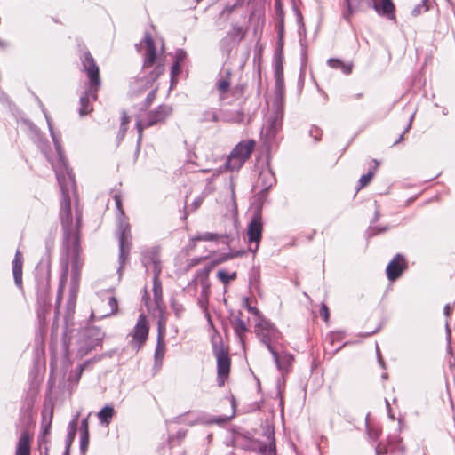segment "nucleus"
I'll return each mask as SVG.
<instances>
[{
	"mask_svg": "<svg viewBox=\"0 0 455 455\" xmlns=\"http://www.w3.org/2000/svg\"><path fill=\"white\" fill-rule=\"evenodd\" d=\"M164 71V68L163 64L158 63L155 68V70L150 74L148 78V82L153 83L156 80Z\"/></svg>",
	"mask_w": 455,
	"mask_h": 455,
	"instance_id": "nucleus-45",
	"label": "nucleus"
},
{
	"mask_svg": "<svg viewBox=\"0 0 455 455\" xmlns=\"http://www.w3.org/2000/svg\"><path fill=\"white\" fill-rule=\"evenodd\" d=\"M89 446V434L80 435V450L84 453Z\"/></svg>",
	"mask_w": 455,
	"mask_h": 455,
	"instance_id": "nucleus-47",
	"label": "nucleus"
},
{
	"mask_svg": "<svg viewBox=\"0 0 455 455\" xmlns=\"http://www.w3.org/2000/svg\"><path fill=\"white\" fill-rule=\"evenodd\" d=\"M81 434H89V425H88V418H85L82 420L80 426Z\"/></svg>",
	"mask_w": 455,
	"mask_h": 455,
	"instance_id": "nucleus-59",
	"label": "nucleus"
},
{
	"mask_svg": "<svg viewBox=\"0 0 455 455\" xmlns=\"http://www.w3.org/2000/svg\"><path fill=\"white\" fill-rule=\"evenodd\" d=\"M75 437H76V434L68 433V432L67 433L66 439H65V448L70 449Z\"/></svg>",
	"mask_w": 455,
	"mask_h": 455,
	"instance_id": "nucleus-57",
	"label": "nucleus"
},
{
	"mask_svg": "<svg viewBox=\"0 0 455 455\" xmlns=\"http://www.w3.org/2000/svg\"><path fill=\"white\" fill-rule=\"evenodd\" d=\"M230 199L227 206L228 212L226 214V218H228L230 220V222L227 224L236 227L238 225L237 205L235 193V184L233 182L230 183Z\"/></svg>",
	"mask_w": 455,
	"mask_h": 455,
	"instance_id": "nucleus-24",
	"label": "nucleus"
},
{
	"mask_svg": "<svg viewBox=\"0 0 455 455\" xmlns=\"http://www.w3.org/2000/svg\"><path fill=\"white\" fill-rule=\"evenodd\" d=\"M186 55H187L186 52L183 51L182 49L177 50L176 54H175V62L181 65V63L184 61V60L186 58Z\"/></svg>",
	"mask_w": 455,
	"mask_h": 455,
	"instance_id": "nucleus-55",
	"label": "nucleus"
},
{
	"mask_svg": "<svg viewBox=\"0 0 455 455\" xmlns=\"http://www.w3.org/2000/svg\"><path fill=\"white\" fill-rule=\"evenodd\" d=\"M218 278L221 281V283L225 285L228 284L232 280L236 278V272H228L224 269H220L217 272Z\"/></svg>",
	"mask_w": 455,
	"mask_h": 455,
	"instance_id": "nucleus-38",
	"label": "nucleus"
},
{
	"mask_svg": "<svg viewBox=\"0 0 455 455\" xmlns=\"http://www.w3.org/2000/svg\"><path fill=\"white\" fill-rule=\"evenodd\" d=\"M115 414L113 406L106 405L98 413L97 417L102 425L108 426Z\"/></svg>",
	"mask_w": 455,
	"mask_h": 455,
	"instance_id": "nucleus-33",
	"label": "nucleus"
},
{
	"mask_svg": "<svg viewBox=\"0 0 455 455\" xmlns=\"http://www.w3.org/2000/svg\"><path fill=\"white\" fill-rule=\"evenodd\" d=\"M380 433H381V430L379 429L378 427H369L368 428L369 437L373 441L377 440L379 437Z\"/></svg>",
	"mask_w": 455,
	"mask_h": 455,
	"instance_id": "nucleus-51",
	"label": "nucleus"
},
{
	"mask_svg": "<svg viewBox=\"0 0 455 455\" xmlns=\"http://www.w3.org/2000/svg\"><path fill=\"white\" fill-rule=\"evenodd\" d=\"M50 274L36 276L37 315L39 318L44 317L50 307Z\"/></svg>",
	"mask_w": 455,
	"mask_h": 455,
	"instance_id": "nucleus-10",
	"label": "nucleus"
},
{
	"mask_svg": "<svg viewBox=\"0 0 455 455\" xmlns=\"http://www.w3.org/2000/svg\"><path fill=\"white\" fill-rule=\"evenodd\" d=\"M454 306L451 304H446L443 308V314L446 317H450L451 313L453 312Z\"/></svg>",
	"mask_w": 455,
	"mask_h": 455,
	"instance_id": "nucleus-62",
	"label": "nucleus"
},
{
	"mask_svg": "<svg viewBox=\"0 0 455 455\" xmlns=\"http://www.w3.org/2000/svg\"><path fill=\"white\" fill-rule=\"evenodd\" d=\"M275 184V177L272 170L269 167L263 168L259 174L258 186L267 192Z\"/></svg>",
	"mask_w": 455,
	"mask_h": 455,
	"instance_id": "nucleus-26",
	"label": "nucleus"
},
{
	"mask_svg": "<svg viewBox=\"0 0 455 455\" xmlns=\"http://www.w3.org/2000/svg\"><path fill=\"white\" fill-rule=\"evenodd\" d=\"M204 196H199L192 202V209L196 210L203 203Z\"/></svg>",
	"mask_w": 455,
	"mask_h": 455,
	"instance_id": "nucleus-61",
	"label": "nucleus"
},
{
	"mask_svg": "<svg viewBox=\"0 0 455 455\" xmlns=\"http://www.w3.org/2000/svg\"><path fill=\"white\" fill-rule=\"evenodd\" d=\"M105 333L98 327L90 326L84 331V345L78 348V355L83 357L90 351L100 345L103 339Z\"/></svg>",
	"mask_w": 455,
	"mask_h": 455,
	"instance_id": "nucleus-13",
	"label": "nucleus"
},
{
	"mask_svg": "<svg viewBox=\"0 0 455 455\" xmlns=\"http://www.w3.org/2000/svg\"><path fill=\"white\" fill-rule=\"evenodd\" d=\"M149 332V323L144 314H140L131 333V347L138 352L145 345Z\"/></svg>",
	"mask_w": 455,
	"mask_h": 455,
	"instance_id": "nucleus-11",
	"label": "nucleus"
},
{
	"mask_svg": "<svg viewBox=\"0 0 455 455\" xmlns=\"http://www.w3.org/2000/svg\"><path fill=\"white\" fill-rule=\"evenodd\" d=\"M255 334L268 351L277 347L282 339V333L268 319L259 316L255 324Z\"/></svg>",
	"mask_w": 455,
	"mask_h": 455,
	"instance_id": "nucleus-7",
	"label": "nucleus"
},
{
	"mask_svg": "<svg viewBox=\"0 0 455 455\" xmlns=\"http://www.w3.org/2000/svg\"><path fill=\"white\" fill-rule=\"evenodd\" d=\"M250 222L247 225V228H262V219H261V207L255 206L252 207L249 212Z\"/></svg>",
	"mask_w": 455,
	"mask_h": 455,
	"instance_id": "nucleus-31",
	"label": "nucleus"
},
{
	"mask_svg": "<svg viewBox=\"0 0 455 455\" xmlns=\"http://www.w3.org/2000/svg\"><path fill=\"white\" fill-rule=\"evenodd\" d=\"M84 70L89 78V88L84 95L80 97V116L89 114L92 110L91 99L96 100L97 91L100 85V72L97 64L94 61L92 54L86 52L81 58Z\"/></svg>",
	"mask_w": 455,
	"mask_h": 455,
	"instance_id": "nucleus-3",
	"label": "nucleus"
},
{
	"mask_svg": "<svg viewBox=\"0 0 455 455\" xmlns=\"http://www.w3.org/2000/svg\"><path fill=\"white\" fill-rule=\"evenodd\" d=\"M234 329L239 337H242L248 330L245 323L240 318L235 319Z\"/></svg>",
	"mask_w": 455,
	"mask_h": 455,
	"instance_id": "nucleus-43",
	"label": "nucleus"
},
{
	"mask_svg": "<svg viewBox=\"0 0 455 455\" xmlns=\"http://www.w3.org/2000/svg\"><path fill=\"white\" fill-rule=\"evenodd\" d=\"M144 44L146 52L144 53V63L143 68H148L153 66L156 61V50L153 41V38L148 33L145 34Z\"/></svg>",
	"mask_w": 455,
	"mask_h": 455,
	"instance_id": "nucleus-23",
	"label": "nucleus"
},
{
	"mask_svg": "<svg viewBox=\"0 0 455 455\" xmlns=\"http://www.w3.org/2000/svg\"><path fill=\"white\" fill-rule=\"evenodd\" d=\"M160 250L155 246L148 249L142 252V264L146 267L147 271H151L154 274L161 273V263L159 257Z\"/></svg>",
	"mask_w": 455,
	"mask_h": 455,
	"instance_id": "nucleus-17",
	"label": "nucleus"
},
{
	"mask_svg": "<svg viewBox=\"0 0 455 455\" xmlns=\"http://www.w3.org/2000/svg\"><path fill=\"white\" fill-rule=\"evenodd\" d=\"M428 9H429L428 0H423L421 2V4L414 6V8L411 11V14H412V16H418V15L421 14L422 12L428 11Z\"/></svg>",
	"mask_w": 455,
	"mask_h": 455,
	"instance_id": "nucleus-42",
	"label": "nucleus"
},
{
	"mask_svg": "<svg viewBox=\"0 0 455 455\" xmlns=\"http://www.w3.org/2000/svg\"><path fill=\"white\" fill-rule=\"evenodd\" d=\"M172 108L167 105H160L156 109L150 111L145 120L137 119L136 128L138 131V147L142 140L143 130L150 126L164 123L172 114Z\"/></svg>",
	"mask_w": 455,
	"mask_h": 455,
	"instance_id": "nucleus-9",
	"label": "nucleus"
},
{
	"mask_svg": "<svg viewBox=\"0 0 455 455\" xmlns=\"http://www.w3.org/2000/svg\"><path fill=\"white\" fill-rule=\"evenodd\" d=\"M198 289L200 290V281L197 279V271L195 274V276L193 280L184 288V291L192 296L195 297L198 291Z\"/></svg>",
	"mask_w": 455,
	"mask_h": 455,
	"instance_id": "nucleus-37",
	"label": "nucleus"
},
{
	"mask_svg": "<svg viewBox=\"0 0 455 455\" xmlns=\"http://www.w3.org/2000/svg\"><path fill=\"white\" fill-rule=\"evenodd\" d=\"M79 231V229H64L63 246L66 251V258L62 262V274L56 299V315L59 314L61 293L67 281L69 262L71 264L72 290L77 288L80 281L81 269L84 265V259L80 254L81 249Z\"/></svg>",
	"mask_w": 455,
	"mask_h": 455,
	"instance_id": "nucleus-2",
	"label": "nucleus"
},
{
	"mask_svg": "<svg viewBox=\"0 0 455 455\" xmlns=\"http://www.w3.org/2000/svg\"><path fill=\"white\" fill-rule=\"evenodd\" d=\"M192 242H206L209 243V249L215 251L220 245H229L230 239L228 235H219L215 233L205 232L192 237Z\"/></svg>",
	"mask_w": 455,
	"mask_h": 455,
	"instance_id": "nucleus-18",
	"label": "nucleus"
},
{
	"mask_svg": "<svg viewBox=\"0 0 455 455\" xmlns=\"http://www.w3.org/2000/svg\"><path fill=\"white\" fill-rule=\"evenodd\" d=\"M165 326L164 324L159 323H158V333H157V342L155 349L154 359L155 364L161 366L163 363V359L165 354Z\"/></svg>",
	"mask_w": 455,
	"mask_h": 455,
	"instance_id": "nucleus-21",
	"label": "nucleus"
},
{
	"mask_svg": "<svg viewBox=\"0 0 455 455\" xmlns=\"http://www.w3.org/2000/svg\"><path fill=\"white\" fill-rule=\"evenodd\" d=\"M322 131L316 127V126H312L310 128V131H309V135L315 140V141H319L321 140V137H322Z\"/></svg>",
	"mask_w": 455,
	"mask_h": 455,
	"instance_id": "nucleus-50",
	"label": "nucleus"
},
{
	"mask_svg": "<svg viewBox=\"0 0 455 455\" xmlns=\"http://www.w3.org/2000/svg\"><path fill=\"white\" fill-rule=\"evenodd\" d=\"M75 307H76V297L72 295L68 303H67V316H66V322L68 323V318L72 316V315L75 312Z\"/></svg>",
	"mask_w": 455,
	"mask_h": 455,
	"instance_id": "nucleus-46",
	"label": "nucleus"
},
{
	"mask_svg": "<svg viewBox=\"0 0 455 455\" xmlns=\"http://www.w3.org/2000/svg\"><path fill=\"white\" fill-rule=\"evenodd\" d=\"M44 116L48 124L51 137L55 146L57 156L54 160L48 158L52 169L55 172V175L61 190V201L60 209V219L62 228H80L82 225V212L77 204L75 209L71 208V196H76V182L74 175L68 169L63 151L61 148V138L60 134H57L52 128V121L44 112Z\"/></svg>",
	"mask_w": 455,
	"mask_h": 455,
	"instance_id": "nucleus-1",
	"label": "nucleus"
},
{
	"mask_svg": "<svg viewBox=\"0 0 455 455\" xmlns=\"http://www.w3.org/2000/svg\"><path fill=\"white\" fill-rule=\"evenodd\" d=\"M129 123V116L126 115L125 112H123L122 118H121V126L122 128L124 126H127V124Z\"/></svg>",
	"mask_w": 455,
	"mask_h": 455,
	"instance_id": "nucleus-64",
	"label": "nucleus"
},
{
	"mask_svg": "<svg viewBox=\"0 0 455 455\" xmlns=\"http://www.w3.org/2000/svg\"><path fill=\"white\" fill-rule=\"evenodd\" d=\"M227 119L234 123H242L243 121V113L235 111V113H231L230 116H228Z\"/></svg>",
	"mask_w": 455,
	"mask_h": 455,
	"instance_id": "nucleus-48",
	"label": "nucleus"
},
{
	"mask_svg": "<svg viewBox=\"0 0 455 455\" xmlns=\"http://www.w3.org/2000/svg\"><path fill=\"white\" fill-rule=\"evenodd\" d=\"M244 254V251H236L235 252H230L224 257V259H233L235 257H239Z\"/></svg>",
	"mask_w": 455,
	"mask_h": 455,
	"instance_id": "nucleus-63",
	"label": "nucleus"
},
{
	"mask_svg": "<svg viewBox=\"0 0 455 455\" xmlns=\"http://www.w3.org/2000/svg\"><path fill=\"white\" fill-rule=\"evenodd\" d=\"M235 412H233V414L228 417V416H219V417H216L214 419H212L211 420L212 423H216V424H224V423H227L233 416H234Z\"/></svg>",
	"mask_w": 455,
	"mask_h": 455,
	"instance_id": "nucleus-54",
	"label": "nucleus"
},
{
	"mask_svg": "<svg viewBox=\"0 0 455 455\" xmlns=\"http://www.w3.org/2000/svg\"><path fill=\"white\" fill-rule=\"evenodd\" d=\"M283 99L275 98L272 108L269 109L266 122L261 130V136L272 140L283 126Z\"/></svg>",
	"mask_w": 455,
	"mask_h": 455,
	"instance_id": "nucleus-6",
	"label": "nucleus"
},
{
	"mask_svg": "<svg viewBox=\"0 0 455 455\" xmlns=\"http://www.w3.org/2000/svg\"><path fill=\"white\" fill-rule=\"evenodd\" d=\"M269 352L271 353L276 368L282 376L288 374L294 361L293 355L286 351H278L277 347Z\"/></svg>",
	"mask_w": 455,
	"mask_h": 455,
	"instance_id": "nucleus-15",
	"label": "nucleus"
},
{
	"mask_svg": "<svg viewBox=\"0 0 455 455\" xmlns=\"http://www.w3.org/2000/svg\"><path fill=\"white\" fill-rule=\"evenodd\" d=\"M79 414H76L75 418L68 423V433H76V427H77V419H78Z\"/></svg>",
	"mask_w": 455,
	"mask_h": 455,
	"instance_id": "nucleus-53",
	"label": "nucleus"
},
{
	"mask_svg": "<svg viewBox=\"0 0 455 455\" xmlns=\"http://www.w3.org/2000/svg\"><path fill=\"white\" fill-rule=\"evenodd\" d=\"M12 274L14 283L18 288L22 289V266H23V256L22 253L18 250L15 252L14 259L12 262Z\"/></svg>",
	"mask_w": 455,
	"mask_h": 455,
	"instance_id": "nucleus-25",
	"label": "nucleus"
},
{
	"mask_svg": "<svg viewBox=\"0 0 455 455\" xmlns=\"http://www.w3.org/2000/svg\"><path fill=\"white\" fill-rule=\"evenodd\" d=\"M32 439L33 434L28 428H23L17 443L15 455H30Z\"/></svg>",
	"mask_w": 455,
	"mask_h": 455,
	"instance_id": "nucleus-22",
	"label": "nucleus"
},
{
	"mask_svg": "<svg viewBox=\"0 0 455 455\" xmlns=\"http://www.w3.org/2000/svg\"><path fill=\"white\" fill-rule=\"evenodd\" d=\"M275 98L283 99V90L284 87L283 68L281 60H277L275 64Z\"/></svg>",
	"mask_w": 455,
	"mask_h": 455,
	"instance_id": "nucleus-28",
	"label": "nucleus"
},
{
	"mask_svg": "<svg viewBox=\"0 0 455 455\" xmlns=\"http://www.w3.org/2000/svg\"><path fill=\"white\" fill-rule=\"evenodd\" d=\"M230 75L231 72L229 70H227L225 76H221L216 83V87L220 92V100H223L225 99V93L228 92V91L229 90Z\"/></svg>",
	"mask_w": 455,
	"mask_h": 455,
	"instance_id": "nucleus-30",
	"label": "nucleus"
},
{
	"mask_svg": "<svg viewBox=\"0 0 455 455\" xmlns=\"http://www.w3.org/2000/svg\"><path fill=\"white\" fill-rule=\"evenodd\" d=\"M320 315L321 316L327 321L329 318V310L326 305L322 304V307L320 308Z\"/></svg>",
	"mask_w": 455,
	"mask_h": 455,
	"instance_id": "nucleus-60",
	"label": "nucleus"
},
{
	"mask_svg": "<svg viewBox=\"0 0 455 455\" xmlns=\"http://www.w3.org/2000/svg\"><path fill=\"white\" fill-rule=\"evenodd\" d=\"M242 4V1L241 0H237L233 5H227L225 6V8L223 9L222 12H221V15H224L225 13H231L237 6L241 5Z\"/></svg>",
	"mask_w": 455,
	"mask_h": 455,
	"instance_id": "nucleus-56",
	"label": "nucleus"
},
{
	"mask_svg": "<svg viewBox=\"0 0 455 455\" xmlns=\"http://www.w3.org/2000/svg\"><path fill=\"white\" fill-rule=\"evenodd\" d=\"M255 146L253 140L239 142L230 152L225 166L230 171H238L251 156Z\"/></svg>",
	"mask_w": 455,
	"mask_h": 455,
	"instance_id": "nucleus-8",
	"label": "nucleus"
},
{
	"mask_svg": "<svg viewBox=\"0 0 455 455\" xmlns=\"http://www.w3.org/2000/svg\"><path fill=\"white\" fill-rule=\"evenodd\" d=\"M180 69H181V65H180L179 63L174 61V63L172 67V71H171L172 84H173L175 76H177L180 74Z\"/></svg>",
	"mask_w": 455,
	"mask_h": 455,
	"instance_id": "nucleus-52",
	"label": "nucleus"
},
{
	"mask_svg": "<svg viewBox=\"0 0 455 455\" xmlns=\"http://www.w3.org/2000/svg\"><path fill=\"white\" fill-rule=\"evenodd\" d=\"M266 435L269 440L268 444H260L259 441L252 438L248 433L236 432L233 436V444L235 447L246 451H257L263 455H276L275 442L274 431L267 429Z\"/></svg>",
	"mask_w": 455,
	"mask_h": 455,
	"instance_id": "nucleus-4",
	"label": "nucleus"
},
{
	"mask_svg": "<svg viewBox=\"0 0 455 455\" xmlns=\"http://www.w3.org/2000/svg\"><path fill=\"white\" fill-rule=\"evenodd\" d=\"M261 230L262 229H247L244 240L248 244V251L252 253H255L259 249L262 236Z\"/></svg>",
	"mask_w": 455,
	"mask_h": 455,
	"instance_id": "nucleus-27",
	"label": "nucleus"
},
{
	"mask_svg": "<svg viewBox=\"0 0 455 455\" xmlns=\"http://www.w3.org/2000/svg\"><path fill=\"white\" fill-rule=\"evenodd\" d=\"M170 306L176 317L180 318L183 315L185 312V307L183 304L180 303L176 299H172Z\"/></svg>",
	"mask_w": 455,
	"mask_h": 455,
	"instance_id": "nucleus-40",
	"label": "nucleus"
},
{
	"mask_svg": "<svg viewBox=\"0 0 455 455\" xmlns=\"http://www.w3.org/2000/svg\"><path fill=\"white\" fill-rule=\"evenodd\" d=\"M197 279L200 281V295L197 299V305L202 309L208 323L212 325V321L208 311L210 283L208 279V270L202 269L197 271Z\"/></svg>",
	"mask_w": 455,
	"mask_h": 455,
	"instance_id": "nucleus-12",
	"label": "nucleus"
},
{
	"mask_svg": "<svg viewBox=\"0 0 455 455\" xmlns=\"http://www.w3.org/2000/svg\"><path fill=\"white\" fill-rule=\"evenodd\" d=\"M366 4L368 7L373 8L379 15L392 20L395 19V7L392 0H369Z\"/></svg>",
	"mask_w": 455,
	"mask_h": 455,
	"instance_id": "nucleus-19",
	"label": "nucleus"
},
{
	"mask_svg": "<svg viewBox=\"0 0 455 455\" xmlns=\"http://www.w3.org/2000/svg\"><path fill=\"white\" fill-rule=\"evenodd\" d=\"M327 64L331 68L341 69L346 75H349L352 72L353 65L351 63L346 64L339 59L330 58L327 60Z\"/></svg>",
	"mask_w": 455,
	"mask_h": 455,
	"instance_id": "nucleus-34",
	"label": "nucleus"
},
{
	"mask_svg": "<svg viewBox=\"0 0 455 455\" xmlns=\"http://www.w3.org/2000/svg\"><path fill=\"white\" fill-rule=\"evenodd\" d=\"M373 176H374L373 171H370V172H368V173L361 176V178L359 180L358 189H361V188L366 187L371 181Z\"/></svg>",
	"mask_w": 455,
	"mask_h": 455,
	"instance_id": "nucleus-44",
	"label": "nucleus"
},
{
	"mask_svg": "<svg viewBox=\"0 0 455 455\" xmlns=\"http://www.w3.org/2000/svg\"><path fill=\"white\" fill-rule=\"evenodd\" d=\"M153 293H154V299L156 303H159L162 300V284L159 280L160 274L153 275Z\"/></svg>",
	"mask_w": 455,
	"mask_h": 455,
	"instance_id": "nucleus-36",
	"label": "nucleus"
},
{
	"mask_svg": "<svg viewBox=\"0 0 455 455\" xmlns=\"http://www.w3.org/2000/svg\"><path fill=\"white\" fill-rule=\"evenodd\" d=\"M212 352L217 360V381L220 387L224 386L230 371V357L228 348L225 347L221 336L214 332L211 336Z\"/></svg>",
	"mask_w": 455,
	"mask_h": 455,
	"instance_id": "nucleus-5",
	"label": "nucleus"
},
{
	"mask_svg": "<svg viewBox=\"0 0 455 455\" xmlns=\"http://www.w3.org/2000/svg\"><path fill=\"white\" fill-rule=\"evenodd\" d=\"M199 120L201 123L217 122L218 114L214 108H207L202 113Z\"/></svg>",
	"mask_w": 455,
	"mask_h": 455,
	"instance_id": "nucleus-39",
	"label": "nucleus"
},
{
	"mask_svg": "<svg viewBox=\"0 0 455 455\" xmlns=\"http://www.w3.org/2000/svg\"><path fill=\"white\" fill-rule=\"evenodd\" d=\"M114 199H115L116 206V209H117V211L119 212V215L123 216L124 215V211L122 209L121 196H118V195H115Z\"/></svg>",
	"mask_w": 455,
	"mask_h": 455,
	"instance_id": "nucleus-58",
	"label": "nucleus"
},
{
	"mask_svg": "<svg viewBox=\"0 0 455 455\" xmlns=\"http://www.w3.org/2000/svg\"><path fill=\"white\" fill-rule=\"evenodd\" d=\"M52 418V410L50 411L49 419H47L46 413L43 412L42 425H41V437L40 443H47V435L50 434L51 424Z\"/></svg>",
	"mask_w": 455,
	"mask_h": 455,
	"instance_id": "nucleus-32",
	"label": "nucleus"
},
{
	"mask_svg": "<svg viewBox=\"0 0 455 455\" xmlns=\"http://www.w3.org/2000/svg\"><path fill=\"white\" fill-rule=\"evenodd\" d=\"M363 0H344V11L342 13L343 18L347 21H350L351 17L358 11H360Z\"/></svg>",
	"mask_w": 455,
	"mask_h": 455,
	"instance_id": "nucleus-29",
	"label": "nucleus"
},
{
	"mask_svg": "<svg viewBox=\"0 0 455 455\" xmlns=\"http://www.w3.org/2000/svg\"><path fill=\"white\" fill-rule=\"evenodd\" d=\"M119 245V255L118 261L119 267L117 272L119 275H122V269L129 259L131 248H132V234L131 229H119L116 233Z\"/></svg>",
	"mask_w": 455,
	"mask_h": 455,
	"instance_id": "nucleus-14",
	"label": "nucleus"
},
{
	"mask_svg": "<svg viewBox=\"0 0 455 455\" xmlns=\"http://www.w3.org/2000/svg\"><path fill=\"white\" fill-rule=\"evenodd\" d=\"M408 264L402 254H396L386 267L387 277L390 282L397 280L407 269Z\"/></svg>",
	"mask_w": 455,
	"mask_h": 455,
	"instance_id": "nucleus-16",
	"label": "nucleus"
},
{
	"mask_svg": "<svg viewBox=\"0 0 455 455\" xmlns=\"http://www.w3.org/2000/svg\"><path fill=\"white\" fill-rule=\"evenodd\" d=\"M200 421V418L198 413L188 411L184 414L179 415L175 418V422L177 423H184L188 425H194Z\"/></svg>",
	"mask_w": 455,
	"mask_h": 455,
	"instance_id": "nucleus-35",
	"label": "nucleus"
},
{
	"mask_svg": "<svg viewBox=\"0 0 455 455\" xmlns=\"http://www.w3.org/2000/svg\"><path fill=\"white\" fill-rule=\"evenodd\" d=\"M405 451L404 446L402 444V440L399 435L395 434L387 437V443L386 445L379 444L376 447V454L390 453H403Z\"/></svg>",
	"mask_w": 455,
	"mask_h": 455,
	"instance_id": "nucleus-20",
	"label": "nucleus"
},
{
	"mask_svg": "<svg viewBox=\"0 0 455 455\" xmlns=\"http://www.w3.org/2000/svg\"><path fill=\"white\" fill-rule=\"evenodd\" d=\"M156 89L150 91L148 93V95H147V97H146V99L144 100V108H148L152 104V102L156 99Z\"/></svg>",
	"mask_w": 455,
	"mask_h": 455,
	"instance_id": "nucleus-49",
	"label": "nucleus"
},
{
	"mask_svg": "<svg viewBox=\"0 0 455 455\" xmlns=\"http://www.w3.org/2000/svg\"><path fill=\"white\" fill-rule=\"evenodd\" d=\"M108 305L109 307V312L104 314L102 317L116 315L118 310V303L116 299L114 296H111L108 299Z\"/></svg>",
	"mask_w": 455,
	"mask_h": 455,
	"instance_id": "nucleus-41",
	"label": "nucleus"
}]
</instances>
